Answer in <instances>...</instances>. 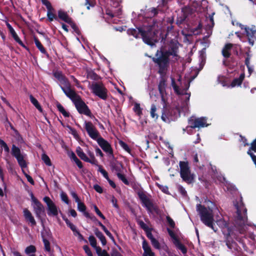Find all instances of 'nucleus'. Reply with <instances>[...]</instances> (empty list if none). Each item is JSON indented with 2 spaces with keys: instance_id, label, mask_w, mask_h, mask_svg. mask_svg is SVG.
<instances>
[{
  "instance_id": "23",
  "label": "nucleus",
  "mask_w": 256,
  "mask_h": 256,
  "mask_svg": "<svg viewBox=\"0 0 256 256\" xmlns=\"http://www.w3.org/2000/svg\"><path fill=\"white\" fill-rule=\"evenodd\" d=\"M110 166L112 170L116 173L121 172L124 168L122 162L116 160H111Z\"/></svg>"
},
{
  "instance_id": "40",
  "label": "nucleus",
  "mask_w": 256,
  "mask_h": 256,
  "mask_svg": "<svg viewBox=\"0 0 256 256\" xmlns=\"http://www.w3.org/2000/svg\"><path fill=\"white\" fill-rule=\"evenodd\" d=\"M156 108L154 104H152L151 105V108H150V116L152 118L158 119V115L156 113Z\"/></svg>"
},
{
  "instance_id": "36",
  "label": "nucleus",
  "mask_w": 256,
  "mask_h": 256,
  "mask_svg": "<svg viewBox=\"0 0 256 256\" xmlns=\"http://www.w3.org/2000/svg\"><path fill=\"white\" fill-rule=\"evenodd\" d=\"M178 48L176 44L170 46L169 50H167V54L168 55V57L170 56H176Z\"/></svg>"
},
{
  "instance_id": "59",
  "label": "nucleus",
  "mask_w": 256,
  "mask_h": 256,
  "mask_svg": "<svg viewBox=\"0 0 256 256\" xmlns=\"http://www.w3.org/2000/svg\"><path fill=\"white\" fill-rule=\"evenodd\" d=\"M84 216H86V218H90L91 220H92L94 222H98V220L94 216L90 214L88 212H86L84 214Z\"/></svg>"
},
{
  "instance_id": "62",
  "label": "nucleus",
  "mask_w": 256,
  "mask_h": 256,
  "mask_svg": "<svg viewBox=\"0 0 256 256\" xmlns=\"http://www.w3.org/2000/svg\"><path fill=\"white\" fill-rule=\"evenodd\" d=\"M152 244V246L156 248V249H160V244L158 242V241L156 240L155 238L154 239H152L151 241Z\"/></svg>"
},
{
  "instance_id": "64",
  "label": "nucleus",
  "mask_w": 256,
  "mask_h": 256,
  "mask_svg": "<svg viewBox=\"0 0 256 256\" xmlns=\"http://www.w3.org/2000/svg\"><path fill=\"white\" fill-rule=\"evenodd\" d=\"M94 210L96 212V214L102 220H105L106 217L104 216V215L102 213V212L96 206H94Z\"/></svg>"
},
{
  "instance_id": "34",
  "label": "nucleus",
  "mask_w": 256,
  "mask_h": 256,
  "mask_svg": "<svg viewBox=\"0 0 256 256\" xmlns=\"http://www.w3.org/2000/svg\"><path fill=\"white\" fill-rule=\"evenodd\" d=\"M173 243L178 249L181 250L183 254H186L187 252L186 248L182 244L179 240H176V242H173Z\"/></svg>"
},
{
  "instance_id": "28",
  "label": "nucleus",
  "mask_w": 256,
  "mask_h": 256,
  "mask_svg": "<svg viewBox=\"0 0 256 256\" xmlns=\"http://www.w3.org/2000/svg\"><path fill=\"white\" fill-rule=\"evenodd\" d=\"M164 74L161 75L160 82L158 85V90L160 94L166 93V80L164 77Z\"/></svg>"
},
{
  "instance_id": "42",
  "label": "nucleus",
  "mask_w": 256,
  "mask_h": 256,
  "mask_svg": "<svg viewBox=\"0 0 256 256\" xmlns=\"http://www.w3.org/2000/svg\"><path fill=\"white\" fill-rule=\"evenodd\" d=\"M68 24H69L71 28H72L74 31L78 36H80L81 34L80 30L78 27L76 26V24L72 20Z\"/></svg>"
},
{
  "instance_id": "60",
  "label": "nucleus",
  "mask_w": 256,
  "mask_h": 256,
  "mask_svg": "<svg viewBox=\"0 0 256 256\" xmlns=\"http://www.w3.org/2000/svg\"><path fill=\"white\" fill-rule=\"evenodd\" d=\"M82 248H83V250H84V252H86V254L88 256H93V254L90 248H89V246L88 245H84L83 246Z\"/></svg>"
},
{
  "instance_id": "6",
  "label": "nucleus",
  "mask_w": 256,
  "mask_h": 256,
  "mask_svg": "<svg viewBox=\"0 0 256 256\" xmlns=\"http://www.w3.org/2000/svg\"><path fill=\"white\" fill-rule=\"evenodd\" d=\"M180 110L178 108L173 107L170 106H164L162 109L161 119L165 122H170L174 121L180 116Z\"/></svg>"
},
{
  "instance_id": "33",
  "label": "nucleus",
  "mask_w": 256,
  "mask_h": 256,
  "mask_svg": "<svg viewBox=\"0 0 256 256\" xmlns=\"http://www.w3.org/2000/svg\"><path fill=\"white\" fill-rule=\"evenodd\" d=\"M76 152L78 157L82 160L86 162L89 160L88 158L86 156V154L83 152L82 149L80 146L76 148Z\"/></svg>"
},
{
  "instance_id": "20",
  "label": "nucleus",
  "mask_w": 256,
  "mask_h": 256,
  "mask_svg": "<svg viewBox=\"0 0 256 256\" xmlns=\"http://www.w3.org/2000/svg\"><path fill=\"white\" fill-rule=\"evenodd\" d=\"M34 204L33 206L34 212L36 218L42 221V214L44 212V206L40 201Z\"/></svg>"
},
{
  "instance_id": "11",
  "label": "nucleus",
  "mask_w": 256,
  "mask_h": 256,
  "mask_svg": "<svg viewBox=\"0 0 256 256\" xmlns=\"http://www.w3.org/2000/svg\"><path fill=\"white\" fill-rule=\"evenodd\" d=\"M11 154L16 159L19 166L22 168H26L27 166L26 162L21 153L20 149L14 144L12 145Z\"/></svg>"
},
{
  "instance_id": "3",
  "label": "nucleus",
  "mask_w": 256,
  "mask_h": 256,
  "mask_svg": "<svg viewBox=\"0 0 256 256\" xmlns=\"http://www.w3.org/2000/svg\"><path fill=\"white\" fill-rule=\"evenodd\" d=\"M144 42L150 46L154 45L157 42L156 38L157 32L154 30V26H148L137 28Z\"/></svg>"
},
{
  "instance_id": "50",
  "label": "nucleus",
  "mask_w": 256,
  "mask_h": 256,
  "mask_svg": "<svg viewBox=\"0 0 256 256\" xmlns=\"http://www.w3.org/2000/svg\"><path fill=\"white\" fill-rule=\"evenodd\" d=\"M96 250L98 256H107L109 254L105 250H102L100 246H98Z\"/></svg>"
},
{
  "instance_id": "25",
  "label": "nucleus",
  "mask_w": 256,
  "mask_h": 256,
  "mask_svg": "<svg viewBox=\"0 0 256 256\" xmlns=\"http://www.w3.org/2000/svg\"><path fill=\"white\" fill-rule=\"evenodd\" d=\"M234 44L231 43L225 44L222 50V54L224 58H228L231 56V50Z\"/></svg>"
},
{
  "instance_id": "63",
  "label": "nucleus",
  "mask_w": 256,
  "mask_h": 256,
  "mask_svg": "<svg viewBox=\"0 0 256 256\" xmlns=\"http://www.w3.org/2000/svg\"><path fill=\"white\" fill-rule=\"evenodd\" d=\"M88 77L92 80H98L99 76L96 73L94 72H90L88 73Z\"/></svg>"
},
{
  "instance_id": "13",
  "label": "nucleus",
  "mask_w": 256,
  "mask_h": 256,
  "mask_svg": "<svg viewBox=\"0 0 256 256\" xmlns=\"http://www.w3.org/2000/svg\"><path fill=\"white\" fill-rule=\"evenodd\" d=\"M44 202L47 206V214L50 216H57L58 210L57 206L50 197L46 196L43 198Z\"/></svg>"
},
{
  "instance_id": "30",
  "label": "nucleus",
  "mask_w": 256,
  "mask_h": 256,
  "mask_svg": "<svg viewBox=\"0 0 256 256\" xmlns=\"http://www.w3.org/2000/svg\"><path fill=\"white\" fill-rule=\"evenodd\" d=\"M188 16V12L186 10L182 9L181 14H180L176 20V23L178 25L182 24L186 20Z\"/></svg>"
},
{
  "instance_id": "37",
  "label": "nucleus",
  "mask_w": 256,
  "mask_h": 256,
  "mask_svg": "<svg viewBox=\"0 0 256 256\" xmlns=\"http://www.w3.org/2000/svg\"><path fill=\"white\" fill-rule=\"evenodd\" d=\"M172 86L176 94L178 95L182 94V92L180 91L179 86L176 84L175 80L174 78H171Z\"/></svg>"
},
{
  "instance_id": "22",
  "label": "nucleus",
  "mask_w": 256,
  "mask_h": 256,
  "mask_svg": "<svg viewBox=\"0 0 256 256\" xmlns=\"http://www.w3.org/2000/svg\"><path fill=\"white\" fill-rule=\"evenodd\" d=\"M50 236L51 234L48 232L46 231L44 233H42V237L44 244V250L48 252H51V248L50 242L47 238H50Z\"/></svg>"
},
{
  "instance_id": "47",
  "label": "nucleus",
  "mask_w": 256,
  "mask_h": 256,
  "mask_svg": "<svg viewBox=\"0 0 256 256\" xmlns=\"http://www.w3.org/2000/svg\"><path fill=\"white\" fill-rule=\"evenodd\" d=\"M42 159L45 163V164L48 166H51L52 164L51 160L48 157V156L46 154H43L42 155Z\"/></svg>"
},
{
  "instance_id": "54",
  "label": "nucleus",
  "mask_w": 256,
  "mask_h": 256,
  "mask_svg": "<svg viewBox=\"0 0 256 256\" xmlns=\"http://www.w3.org/2000/svg\"><path fill=\"white\" fill-rule=\"evenodd\" d=\"M47 18L50 22H52L54 20H58V16L54 14L47 12Z\"/></svg>"
},
{
  "instance_id": "57",
  "label": "nucleus",
  "mask_w": 256,
  "mask_h": 256,
  "mask_svg": "<svg viewBox=\"0 0 256 256\" xmlns=\"http://www.w3.org/2000/svg\"><path fill=\"white\" fill-rule=\"evenodd\" d=\"M159 12L160 11L158 10L157 8H152L150 9L148 12L150 14V16L152 17L156 16Z\"/></svg>"
},
{
  "instance_id": "35",
  "label": "nucleus",
  "mask_w": 256,
  "mask_h": 256,
  "mask_svg": "<svg viewBox=\"0 0 256 256\" xmlns=\"http://www.w3.org/2000/svg\"><path fill=\"white\" fill-rule=\"evenodd\" d=\"M30 102L40 112H42V108L38 101V100L32 94L30 96Z\"/></svg>"
},
{
  "instance_id": "61",
  "label": "nucleus",
  "mask_w": 256,
  "mask_h": 256,
  "mask_svg": "<svg viewBox=\"0 0 256 256\" xmlns=\"http://www.w3.org/2000/svg\"><path fill=\"white\" fill-rule=\"evenodd\" d=\"M167 231L170 236L174 240V242H176V240H179L172 230L167 228Z\"/></svg>"
},
{
  "instance_id": "18",
  "label": "nucleus",
  "mask_w": 256,
  "mask_h": 256,
  "mask_svg": "<svg viewBox=\"0 0 256 256\" xmlns=\"http://www.w3.org/2000/svg\"><path fill=\"white\" fill-rule=\"evenodd\" d=\"M235 234L234 235H230L226 236L225 238V242L228 248L230 249L232 252H238L240 250V248L238 246L237 243L235 242L232 236L234 237Z\"/></svg>"
},
{
  "instance_id": "58",
  "label": "nucleus",
  "mask_w": 256,
  "mask_h": 256,
  "mask_svg": "<svg viewBox=\"0 0 256 256\" xmlns=\"http://www.w3.org/2000/svg\"><path fill=\"white\" fill-rule=\"evenodd\" d=\"M54 76L60 82L65 76L61 72L57 71L54 73Z\"/></svg>"
},
{
  "instance_id": "7",
  "label": "nucleus",
  "mask_w": 256,
  "mask_h": 256,
  "mask_svg": "<svg viewBox=\"0 0 256 256\" xmlns=\"http://www.w3.org/2000/svg\"><path fill=\"white\" fill-rule=\"evenodd\" d=\"M180 174L182 180L188 184L194 182V174L191 172L188 161H180L179 162Z\"/></svg>"
},
{
  "instance_id": "51",
  "label": "nucleus",
  "mask_w": 256,
  "mask_h": 256,
  "mask_svg": "<svg viewBox=\"0 0 256 256\" xmlns=\"http://www.w3.org/2000/svg\"><path fill=\"white\" fill-rule=\"evenodd\" d=\"M137 224L139 225V226L144 231H146L149 230L150 228L141 220H136Z\"/></svg>"
},
{
  "instance_id": "46",
  "label": "nucleus",
  "mask_w": 256,
  "mask_h": 256,
  "mask_svg": "<svg viewBox=\"0 0 256 256\" xmlns=\"http://www.w3.org/2000/svg\"><path fill=\"white\" fill-rule=\"evenodd\" d=\"M88 240L90 246L96 250L98 246H97V242L96 238L93 236H90L88 237Z\"/></svg>"
},
{
  "instance_id": "16",
  "label": "nucleus",
  "mask_w": 256,
  "mask_h": 256,
  "mask_svg": "<svg viewBox=\"0 0 256 256\" xmlns=\"http://www.w3.org/2000/svg\"><path fill=\"white\" fill-rule=\"evenodd\" d=\"M96 142L102 149L108 155L114 156L113 150L110 144L102 136H100Z\"/></svg>"
},
{
  "instance_id": "32",
  "label": "nucleus",
  "mask_w": 256,
  "mask_h": 256,
  "mask_svg": "<svg viewBox=\"0 0 256 256\" xmlns=\"http://www.w3.org/2000/svg\"><path fill=\"white\" fill-rule=\"evenodd\" d=\"M94 232L96 237L100 240L102 245L105 246L107 242L103 234L96 228H94Z\"/></svg>"
},
{
  "instance_id": "39",
  "label": "nucleus",
  "mask_w": 256,
  "mask_h": 256,
  "mask_svg": "<svg viewBox=\"0 0 256 256\" xmlns=\"http://www.w3.org/2000/svg\"><path fill=\"white\" fill-rule=\"evenodd\" d=\"M90 158H88V161H86L87 162L90 163L92 164L98 166V161L95 158L93 152H90L88 153Z\"/></svg>"
},
{
  "instance_id": "31",
  "label": "nucleus",
  "mask_w": 256,
  "mask_h": 256,
  "mask_svg": "<svg viewBox=\"0 0 256 256\" xmlns=\"http://www.w3.org/2000/svg\"><path fill=\"white\" fill-rule=\"evenodd\" d=\"M168 0H159L158 2L157 8L160 12H164L168 8Z\"/></svg>"
},
{
  "instance_id": "2",
  "label": "nucleus",
  "mask_w": 256,
  "mask_h": 256,
  "mask_svg": "<svg viewBox=\"0 0 256 256\" xmlns=\"http://www.w3.org/2000/svg\"><path fill=\"white\" fill-rule=\"evenodd\" d=\"M196 210L200 215V220L207 226L211 228L214 232L217 229L214 227V218L212 210L210 209H208L204 206L201 204L196 205Z\"/></svg>"
},
{
  "instance_id": "1",
  "label": "nucleus",
  "mask_w": 256,
  "mask_h": 256,
  "mask_svg": "<svg viewBox=\"0 0 256 256\" xmlns=\"http://www.w3.org/2000/svg\"><path fill=\"white\" fill-rule=\"evenodd\" d=\"M236 214L234 220V226L236 230L240 234H243L246 231L248 218L246 216L247 210L243 206L236 205Z\"/></svg>"
},
{
  "instance_id": "27",
  "label": "nucleus",
  "mask_w": 256,
  "mask_h": 256,
  "mask_svg": "<svg viewBox=\"0 0 256 256\" xmlns=\"http://www.w3.org/2000/svg\"><path fill=\"white\" fill-rule=\"evenodd\" d=\"M34 40L36 46L39 50L40 52L42 54H45L47 56V58H48L49 57L48 54V53L46 48H44V46L40 42L38 38L36 36H34Z\"/></svg>"
},
{
  "instance_id": "56",
  "label": "nucleus",
  "mask_w": 256,
  "mask_h": 256,
  "mask_svg": "<svg viewBox=\"0 0 256 256\" xmlns=\"http://www.w3.org/2000/svg\"><path fill=\"white\" fill-rule=\"evenodd\" d=\"M98 171L102 174L104 177L107 180L108 179V175L107 172L102 168V166H98Z\"/></svg>"
},
{
  "instance_id": "21",
  "label": "nucleus",
  "mask_w": 256,
  "mask_h": 256,
  "mask_svg": "<svg viewBox=\"0 0 256 256\" xmlns=\"http://www.w3.org/2000/svg\"><path fill=\"white\" fill-rule=\"evenodd\" d=\"M238 64V62L234 56H230L228 58H224L222 60V64L230 69L234 68Z\"/></svg>"
},
{
  "instance_id": "15",
  "label": "nucleus",
  "mask_w": 256,
  "mask_h": 256,
  "mask_svg": "<svg viewBox=\"0 0 256 256\" xmlns=\"http://www.w3.org/2000/svg\"><path fill=\"white\" fill-rule=\"evenodd\" d=\"M84 128L90 137L92 139L96 140L100 136H101L98 131L91 122L85 121Z\"/></svg>"
},
{
  "instance_id": "29",
  "label": "nucleus",
  "mask_w": 256,
  "mask_h": 256,
  "mask_svg": "<svg viewBox=\"0 0 256 256\" xmlns=\"http://www.w3.org/2000/svg\"><path fill=\"white\" fill-rule=\"evenodd\" d=\"M245 78V74L244 72L240 74V76L238 78H234L230 84V86L232 88L236 86H240Z\"/></svg>"
},
{
  "instance_id": "9",
  "label": "nucleus",
  "mask_w": 256,
  "mask_h": 256,
  "mask_svg": "<svg viewBox=\"0 0 256 256\" xmlns=\"http://www.w3.org/2000/svg\"><path fill=\"white\" fill-rule=\"evenodd\" d=\"M92 93L103 100L108 98V90L102 82H94L90 86Z\"/></svg>"
},
{
  "instance_id": "55",
  "label": "nucleus",
  "mask_w": 256,
  "mask_h": 256,
  "mask_svg": "<svg viewBox=\"0 0 256 256\" xmlns=\"http://www.w3.org/2000/svg\"><path fill=\"white\" fill-rule=\"evenodd\" d=\"M119 144L120 146L126 152L130 153L131 152L130 148H129L128 146L122 140H120L119 142Z\"/></svg>"
},
{
  "instance_id": "24",
  "label": "nucleus",
  "mask_w": 256,
  "mask_h": 256,
  "mask_svg": "<svg viewBox=\"0 0 256 256\" xmlns=\"http://www.w3.org/2000/svg\"><path fill=\"white\" fill-rule=\"evenodd\" d=\"M23 212L25 219L30 222L31 226H36V222L30 212L26 208L24 210Z\"/></svg>"
},
{
  "instance_id": "38",
  "label": "nucleus",
  "mask_w": 256,
  "mask_h": 256,
  "mask_svg": "<svg viewBox=\"0 0 256 256\" xmlns=\"http://www.w3.org/2000/svg\"><path fill=\"white\" fill-rule=\"evenodd\" d=\"M56 107L58 111L62 113L64 117L68 118L70 116V113L65 110L64 106L60 103L57 104Z\"/></svg>"
},
{
  "instance_id": "41",
  "label": "nucleus",
  "mask_w": 256,
  "mask_h": 256,
  "mask_svg": "<svg viewBox=\"0 0 256 256\" xmlns=\"http://www.w3.org/2000/svg\"><path fill=\"white\" fill-rule=\"evenodd\" d=\"M36 251V248L34 245H30L27 246L24 250V252L26 254H32L35 253Z\"/></svg>"
},
{
  "instance_id": "8",
  "label": "nucleus",
  "mask_w": 256,
  "mask_h": 256,
  "mask_svg": "<svg viewBox=\"0 0 256 256\" xmlns=\"http://www.w3.org/2000/svg\"><path fill=\"white\" fill-rule=\"evenodd\" d=\"M70 98L74 104L78 112L80 114H84L87 116H90L91 112L88 106L82 100L80 96L77 94H76L72 97Z\"/></svg>"
},
{
  "instance_id": "44",
  "label": "nucleus",
  "mask_w": 256,
  "mask_h": 256,
  "mask_svg": "<svg viewBox=\"0 0 256 256\" xmlns=\"http://www.w3.org/2000/svg\"><path fill=\"white\" fill-rule=\"evenodd\" d=\"M78 204V210L83 213V214L84 216V214L86 212H88L86 211V207L84 203L80 202Z\"/></svg>"
},
{
  "instance_id": "52",
  "label": "nucleus",
  "mask_w": 256,
  "mask_h": 256,
  "mask_svg": "<svg viewBox=\"0 0 256 256\" xmlns=\"http://www.w3.org/2000/svg\"><path fill=\"white\" fill-rule=\"evenodd\" d=\"M166 220L168 224L171 228H175V222L169 216H166Z\"/></svg>"
},
{
  "instance_id": "12",
  "label": "nucleus",
  "mask_w": 256,
  "mask_h": 256,
  "mask_svg": "<svg viewBox=\"0 0 256 256\" xmlns=\"http://www.w3.org/2000/svg\"><path fill=\"white\" fill-rule=\"evenodd\" d=\"M60 82L62 84L60 88L67 97L68 98L72 97L76 94L75 90L72 88L71 84L66 76Z\"/></svg>"
},
{
  "instance_id": "48",
  "label": "nucleus",
  "mask_w": 256,
  "mask_h": 256,
  "mask_svg": "<svg viewBox=\"0 0 256 256\" xmlns=\"http://www.w3.org/2000/svg\"><path fill=\"white\" fill-rule=\"evenodd\" d=\"M250 50H249L245 53L246 57L244 60V64L246 66H250V60L252 57V55L250 54Z\"/></svg>"
},
{
  "instance_id": "43",
  "label": "nucleus",
  "mask_w": 256,
  "mask_h": 256,
  "mask_svg": "<svg viewBox=\"0 0 256 256\" xmlns=\"http://www.w3.org/2000/svg\"><path fill=\"white\" fill-rule=\"evenodd\" d=\"M127 32L128 34L132 35L136 38H139L138 34H140L139 30H136L135 28H129Z\"/></svg>"
},
{
  "instance_id": "17",
  "label": "nucleus",
  "mask_w": 256,
  "mask_h": 256,
  "mask_svg": "<svg viewBox=\"0 0 256 256\" xmlns=\"http://www.w3.org/2000/svg\"><path fill=\"white\" fill-rule=\"evenodd\" d=\"M218 225L222 228L225 237L234 234V230L230 226V224L224 219H220L217 222Z\"/></svg>"
},
{
  "instance_id": "4",
  "label": "nucleus",
  "mask_w": 256,
  "mask_h": 256,
  "mask_svg": "<svg viewBox=\"0 0 256 256\" xmlns=\"http://www.w3.org/2000/svg\"><path fill=\"white\" fill-rule=\"evenodd\" d=\"M167 54V50L161 48L157 50L155 57L152 58V61L158 66V73L160 75L165 74L169 63V57Z\"/></svg>"
},
{
  "instance_id": "49",
  "label": "nucleus",
  "mask_w": 256,
  "mask_h": 256,
  "mask_svg": "<svg viewBox=\"0 0 256 256\" xmlns=\"http://www.w3.org/2000/svg\"><path fill=\"white\" fill-rule=\"evenodd\" d=\"M118 178L120 180L125 184L129 185L130 182L126 178V176L124 174H122L121 172L116 173Z\"/></svg>"
},
{
  "instance_id": "19",
  "label": "nucleus",
  "mask_w": 256,
  "mask_h": 256,
  "mask_svg": "<svg viewBox=\"0 0 256 256\" xmlns=\"http://www.w3.org/2000/svg\"><path fill=\"white\" fill-rule=\"evenodd\" d=\"M6 26L8 29L9 32L10 34L12 36L14 39V40L18 43L20 46L28 50L29 48L23 43V42L21 40L14 30L12 26L10 24L9 22H6Z\"/></svg>"
},
{
  "instance_id": "26",
  "label": "nucleus",
  "mask_w": 256,
  "mask_h": 256,
  "mask_svg": "<svg viewBox=\"0 0 256 256\" xmlns=\"http://www.w3.org/2000/svg\"><path fill=\"white\" fill-rule=\"evenodd\" d=\"M57 16L58 20L59 18L68 24L70 23L72 20V18L69 16L66 12L62 10H58Z\"/></svg>"
},
{
  "instance_id": "10",
  "label": "nucleus",
  "mask_w": 256,
  "mask_h": 256,
  "mask_svg": "<svg viewBox=\"0 0 256 256\" xmlns=\"http://www.w3.org/2000/svg\"><path fill=\"white\" fill-rule=\"evenodd\" d=\"M240 27L241 30H244L249 44L252 46H253L256 41V29L255 26L249 27L242 24H240Z\"/></svg>"
},
{
  "instance_id": "5",
  "label": "nucleus",
  "mask_w": 256,
  "mask_h": 256,
  "mask_svg": "<svg viewBox=\"0 0 256 256\" xmlns=\"http://www.w3.org/2000/svg\"><path fill=\"white\" fill-rule=\"evenodd\" d=\"M136 194L142 205L146 208L148 213L154 212L156 214H160V210L158 207L152 203V200L147 196L142 188L138 190L136 192Z\"/></svg>"
},
{
  "instance_id": "45",
  "label": "nucleus",
  "mask_w": 256,
  "mask_h": 256,
  "mask_svg": "<svg viewBox=\"0 0 256 256\" xmlns=\"http://www.w3.org/2000/svg\"><path fill=\"white\" fill-rule=\"evenodd\" d=\"M133 110L138 116H140L142 114V108H141L140 104L136 103Z\"/></svg>"
},
{
  "instance_id": "14",
  "label": "nucleus",
  "mask_w": 256,
  "mask_h": 256,
  "mask_svg": "<svg viewBox=\"0 0 256 256\" xmlns=\"http://www.w3.org/2000/svg\"><path fill=\"white\" fill-rule=\"evenodd\" d=\"M207 118L206 117H200L198 118H192L188 120V123L190 127L192 128H201L208 126L206 124Z\"/></svg>"
},
{
  "instance_id": "53",
  "label": "nucleus",
  "mask_w": 256,
  "mask_h": 256,
  "mask_svg": "<svg viewBox=\"0 0 256 256\" xmlns=\"http://www.w3.org/2000/svg\"><path fill=\"white\" fill-rule=\"evenodd\" d=\"M142 246L144 250V254L148 253V252H149L150 250H151L150 247L149 246L146 240H144L142 242Z\"/></svg>"
}]
</instances>
